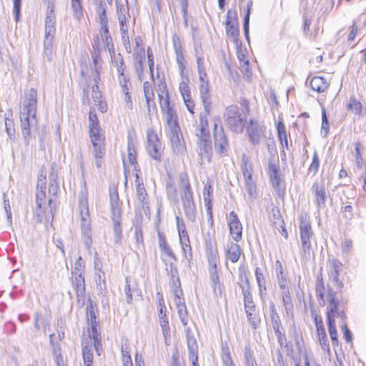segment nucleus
Instances as JSON below:
<instances>
[{"mask_svg":"<svg viewBox=\"0 0 366 366\" xmlns=\"http://www.w3.org/2000/svg\"><path fill=\"white\" fill-rule=\"evenodd\" d=\"M222 360V362H223V364L224 366L234 365V364L233 363L232 359L231 357V355L229 352L228 348L223 349Z\"/></svg>","mask_w":366,"mask_h":366,"instance_id":"nucleus-64","label":"nucleus"},{"mask_svg":"<svg viewBox=\"0 0 366 366\" xmlns=\"http://www.w3.org/2000/svg\"><path fill=\"white\" fill-rule=\"evenodd\" d=\"M206 254L209 269H217L219 262L218 250L214 247L211 242H206Z\"/></svg>","mask_w":366,"mask_h":366,"instance_id":"nucleus-19","label":"nucleus"},{"mask_svg":"<svg viewBox=\"0 0 366 366\" xmlns=\"http://www.w3.org/2000/svg\"><path fill=\"white\" fill-rule=\"evenodd\" d=\"M159 323L162 327V333L164 337H166L167 335H169L170 332L169 321L167 317L161 316V318H159Z\"/></svg>","mask_w":366,"mask_h":366,"instance_id":"nucleus-63","label":"nucleus"},{"mask_svg":"<svg viewBox=\"0 0 366 366\" xmlns=\"http://www.w3.org/2000/svg\"><path fill=\"white\" fill-rule=\"evenodd\" d=\"M82 355L84 366H93V352L92 349L87 346L83 347Z\"/></svg>","mask_w":366,"mask_h":366,"instance_id":"nucleus-52","label":"nucleus"},{"mask_svg":"<svg viewBox=\"0 0 366 366\" xmlns=\"http://www.w3.org/2000/svg\"><path fill=\"white\" fill-rule=\"evenodd\" d=\"M88 193L86 189V181L82 183V190L79 194V215L81 217V228L84 237V242L87 248L92 244V233L90 228V218L87 200Z\"/></svg>","mask_w":366,"mask_h":366,"instance_id":"nucleus-5","label":"nucleus"},{"mask_svg":"<svg viewBox=\"0 0 366 366\" xmlns=\"http://www.w3.org/2000/svg\"><path fill=\"white\" fill-rule=\"evenodd\" d=\"M143 89L144 97L147 104L148 114H149L151 112V102H153L154 99V92L152 83L149 81L144 82Z\"/></svg>","mask_w":366,"mask_h":366,"instance_id":"nucleus-34","label":"nucleus"},{"mask_svg":"<svg viewBox=\"0 0 366 366\" xmlns=\"http://www.w3.org/2000/svg\"><path fill=\"white\" fill-rule=\"evenodd\" d=\"M310 86L312 90L319 93L324 92L328 87L327 81L322 76H315L310 81Z\"/></svg>","mask_w":366,"mask_h":366,"instance_id":"nucleus-30","label":"nucleus"},{"mask_svg":"<svg viewBox=\"0 0 366 366\" xmlns=\"http://www.w3.org/2000/svg\"><path fill=\"white\" fill-rule=\"evenodd\" d=\"M224 119L229 129L235 133H242L247 123V112L235 105H230L225 109Z\"/></svg>","mask_w":366,"mask_h":366,"instance_id":"nucleus-6","label":"nucleus"},{"mask_svg":"<svg viewBox=\"0 0 366 366\" xmlns=\"http://www.w3.org/2000/svg\"><path fill=\"white\" fill-rule=\"evenodd\" d=\"M328 330L331 340L333 345L337 343V331L336 330L335 322L331 319V316H327Z\"/></svg>","mask_w":366,"mask_h":366,"instance_id":"nucleus-45","label":"nucleus"},{"mask_svg":"<svg viewBox=\"0 0 366 366\" xmlns=\"http://www.w3.org/2000/svg\"><path fill=\"white\" fill-rule=\"evenodd\" d=\"M180 242V244L182 246V252L184 254L185 258L190 261L192 259V247L190 245V241H186L185 242Z\"/></svg>","mask_w":366,"mask_h":366,"instance_id":"nucleus-58","label":"nucleus"},{"mask_svg":"<svg viewBox=\"0 0 366 366\" xmlns=\"http://www.w3.org/2000/svg\"><path fill=\"white\" fill-rule=\"evenodd\" d=\"M91 326V336L94 341V345L96 348L97 352H98V346L100 345V335L98 332V322L89 324Z\"/></svg>","mask_w":366,"mask_h":366,"instance_id":"nucleus-46","label":"nucleus"},{"mask_svg":"<svg viewBox=\"0 0 366 366\" xmlns=\"http://www.w3.org/2000/svg\"><path fill=\"white\" fill-rule=\"evenodd\" d=\"M269 307L272 327L282 325L281 320L277 312L274 303L273 302H270Z\"/></svg>","mask_w":366,"mask_h":366,"instance_id":"nucleus-43","label":"nucleus"},{"mask_svg":"<svg viewBox=\"0 0 366 366\" xmlns=\"http://www.w3.org/2000/svg\"><path fill=\"white\" fill-rule=\"evenodd\" d=\"M337 292H334L331 288L327 289V300L329 302L327 306V316H331L332 312L336 310V307H338L339 302L336 299Z\"/></svg>","mask_w":366,"mask_h":366,"instance_id":"nucleus-29","label":"nucleus"},{"mask_svg":"<svg viewBox=\"0 0 366 366\" xmlns=\"http://www.w3.org/2000/svg\"><path fill=\"white\" fill-rule=\"evenodd\" d=\"M255 277L257 280V282L259 289L260 292H262V290H266L265 286V279L264 276V269L260 267H256L255 269Z\"/></svg>","mask_w":366,"mask_h":366,"instance_id":"nucleus-49","label":"nucleus"},{"mask_svg":"<svg viewBox=\"0 0 366 366\" xmlns=\"http://www.w3.org/2000/svg\"><path fill=\"white\" fill-rule=\"evenodd\" d=\"M112 66L117 68L119 75L125 74L126 65L122 55L120 53L116 54L115 50H112L109 53Z\"/></svg>","mask_w":366,"mask_h":366,"instance_id":"nucleus-23","label":"nucleus"},{"mask_svg":"<svg viewBox=\"0 0 366 366\" xmlns=\"http://www.w3.org/2000/svg\"><path fill=\"white\" fill-rule=\"evenodd\" d=\"M127 152H128V160L131 165L133 166L134 170L139 173V169H137V162L136 158V149L134 143L133 142L132 138H128L127 143Z\"/></svg>","mask_w":366,"mask_h":366,"instance_id":"nucleus-27","label":"nucleus"},{"mask_svg":"<svg viewBox=\"0 0 366 366\" xmlns=\"http://www.w3.org/2000/svg\"><path fill=\"white\" fill-rule=\"evenodd\" d=\"M212 122L213 124L214 151L220 157H225L228 154L229 144L221 124L219 117H214Z\"/></svg>","mask_w":366,"mask_h":366,"instance_id":"nucleus-7","label":"nucleus"},{"mask_svg":"<svg viewBox=\"0 0 366 366\" xmlns=\"http://www.w3.org/2000/svg\"><path fill=\"white\" fill-rule=\"evenodd\" d=\"M226 255L232 262H237L241 255V249L239 244L232 242H227L226 247Z\"/></svg>","mask_w":366,"mask_h":366,"instance_id":"nucleus-22","label":"nucleus"},{"mask_svg":"<svg viewBox=\"0 0 366 366\" xmlns=\"http://www.w3.org/2000/svg\"><path fill=\"white\" fill-rule=\"evenodd\" d=\"M86 317L89 324L97 322L96 310L94 308L93 301L91 299H89L88 302L86 304Z\"/></svg>","mask_w":366,"mask_h":366,"instance_id":"nucleus-40","label":"nucleus"},{"mask_svg":"<svg viewBox=\"0 0 366 366\" xmlns=\"http://www.w3.org/2000/svg\"><path fill=\"white\" fill-rule=\"evenodd\" d=\"M247 194L252 199L256 196V184L252 177H244Z\"/></svg>","mask_w":366,"mask_h":366,"instance_id":"nucleus-48","label":"nucleus"},{"mask_svg":"<svg viewBox=\"0 0 366 366\" xmlns=\"http://www.w3.org/2000/svg\"><path fill=\"white\" fill-rule=\"evenodd\" d=\"M167 194L169 199L177 201V189L174 184L172 182H167L166 187Z\"/></svg>","mask_w":366,"mask_h":366,"instance_id":"nucleus-61","label":"nucleus"},{"mask_svg":"<svg viewBox=\"0 0 366 366\" xmlns=\"http://www.w3.org/2000/svg\"><path fill=\"white\" fill-rule=\"evenodd\" d=\"M117 14H118V20L120 25V31H128V26L127 24V18L126 16L125 12L124 10H119L117 9Z\"/></svg>","mask_w":366,"mask_h":366,"instance_id":"nucleus-55","label":"nucleus"},{"mask_svg":"<svg viewBox=\"0 0 366 366\" xmlns=\"http://www.w3.org/2000/svg\"><path fill=\"white\" fill-rule=\"evenodd\" d=\"M94 148V155L96 159H102L104 154V136L90 138Z\"/></svg>","mask_w":366,"mask_h":366,"instance_id":"nucleus-26","label":"nucleus"},{"mask_svg":"<svg viewBox=\"0 0 366 366\" xmlns=\"http://www.w3.org/2000/svg\"><path fill=\"white\" fill-rule=\"evenodd\" d=\"M299 228L300 231L301 246L303 255L307 257V255H310L311 249L310 240L314 234L310 223L303 217L300 218Z\"/></svg>","mask_w":366,"mask_h":366,"instance_id":"nucleus-9","label":"nucleus"},{"mask_svg":"<svg viewBox=\"0 0 366 366\" xmlns=\"http://www.w3.org/2000/svg\"><path fill=\"white\" fill-rule=\"evenodd\" d=\"M187 347L189 350V359L191 362H198V347L196 340L192 337H187Z\"/></svg>","mask_w":366,"mask_h":366,"instance_id":"nucleus-32","label":"nucleus"},{"mask_svg":"<svg viewBox=\"0 0 366 366\" xmlns=\"http://www.w3.org/2000/svg\"><path fill=\"white\" fill-rule=\"evenodd\" d=\"M158 239H159V246L160 249L168 257L173 258L175 259V255L170 248V247L167 244L165 237L162 232L158 231Z\"/></svg>","mask_w":366,"mask_h":366,"instance_id":"nucleus-35","label":"nucleus"},{"mask_svg":"<svg viewBox=\"0 0 366 366\" xmlns=\"http://www.w3.org/2000/svg\"><path fill=\"white\" fill-rule=\"evenodd\" d=\"M228 224L232 239L237 242H239L242 239V226L237 214L234 211L229 213Z\"/></svg>","mask_w":366,"mask_h":366,"instance_id":"nucleus-14","label":"nucleus"},{"mask_svg":"<svg viewBox=\"0 0 366 366\" xmlns=\"http://www.w3.org/2000/svg\"><path fill=\"white\" fill-rule=\"evenodd\" d=\"M177 312L179 315V317L182 322V323L185 326L188 322V314L186 305H180V307H177Z\"/></svg>","mask_w":366,"mask_h":366,"instance_id":"nucleus-59","label":"nucleus"},{"mask_svg":"<svg viewBox=\"0 0 366 366\" xmlns=\"http://www.w3.org/2000/svg\"><path fill=\"white\" fill-rule=\"evenodd\" d=\"M49 343L52 349V354L56 362L59 366H60L59 360L62 361V357L61 355V347L59 344L56 342V335L54 333L49 335Z\"/></svg>","mask_w":366,"mask_h":366,"instance_id":"nucleus-33","label":"nucleus"},{"mask_svg":"<svg viewBox=\"0 0 366 366\" xmlns=\"http://www.w3.org/2000/svg\"><path fill=\"white\" fill-rule=\"evenodd\" d=\"M157 93L160 109L166 119L167 127L169 130L170 140L172 145L174 147L175 146L177 149V151L179 152L180 149L178 147L181 144L180 139L179 137L180 127L178 124L176 110L171 104L169 93L167 89V86L164 83L159 86V89Z\"/></svg>","mask_w":366,"mask_h":366,"instance_id":"nucleus-1","label":"nucleus"},{"mask_svg":"<svg viewBox=\"0 0 366 366\" xmlns=\"http://www.w3.org/2000/svg\"><path fill=\"white\" fill-rule=\"evenodd\" d=\"M100 39L104 44V48L107 49L109 53L114 50L112 38L110 36L109 28L100 29Z\"/></svg>","mask_w":366,"mask_h":366,"instance_id":"nucleus-31","label":"nucleus"},{"mask_svg":"<svg viewBox=\"0 0 366 366\" xmlns=\"http://www.w3.org/2000/svg\"><path fill=\"white\" fill-rule=\"evenodd\" d=\"M10 117H11V114H5V128L9 138L12 139V137L14 135L15 129L14 121L11 118H10Z\"/></svg>","mask_w":366,"mask_h":366,"instance_id":"nucleus-51","label":"nucleus"},{"mask_svg":"<svg viewBox=\"0 0 366 366\" xmlns=\"http://www.w3.org/2000/svg\"><path fill=\"white\" fill-rule=\"evenodd\" d=\"M89 129L90 138L103 136L101 134L98 117L94 110H90L89 114Z\"/></svg>","mask_w":366,"mask_h":366,"instance_id":"nucleus-20","label":"nucleus"},{"mask_svg":"<svg viewBox=\"0 0 366 366\" xmlns=\"http://www.w3.org/2000/svg\"><path fill=\"white\" fill-rule=\"evenodd\" d=\"M104 275V272L98 267V264L95 262V281L97 286L102 288V282L105 284L104 279H102V276Z\"/></svg>","mask_w":366,"mask_h":366,"instance_id":"nucleus-62","label":"nucleus"},{"mask_svg":"<svg viewBox=\"0 0 366 366\" xmlns=\"http://www.w3.org/2000/svg\"><path fill=\"white\" fill-rule=\"evenodd\" d=\"M316 294L317 297L320 298V304L325 305V301L324 299L325 292V288L324 285L323 279L322 277H318L316 280Z\"/></svg>","mask_w":366,"mask_h":366,"instance_id":"nucleus-41","label":"nucleus"},{"mask_svg":"<svg viewBox=\"0 0 366 366\" xmlns=\"http://www.w3.org/2000/svg\"><path fill=\"white\" fill-rule=\"evenodd\" d=\"M315 197V202L319 208L324 207L327 197V192L323 180L320 182L316 181L313 183L311 188Z\"/></svg>","mask_w":366,"mask_h":366,"instance_id":"nucleus-16","label":"nucleus"},{"mask_svg":"<svg viewBox=\"0 0 366 366\" xmlns=\"http://www.w3.org/2000/svg\"><path fill=\"white\" fill-rule=\"evenodd\" d=\"M272 217H270V221L273 223L274 227L285 237H287L286 229L283 227L284 220L281 215L280 212L277 209H272L271 211Z\"/></svg>","mask_w":366,"mask_h":366,"instance_id":"nucleus-24","label":"nucleus"},{"mask_svg":"<svg viewBox=\"0 0 366 366\" xmlns=\"http://www.w3.org/2000/svg\"><path fill=\"white\" fill-rule=\"evenodd\" d=\"M71 1L74 16L79 19L83 15L81 0H71Z\"/></svg>","mask_w":366,"mask_h":366,"instance_id":"nucleus-54","label":"nucleus"},{"mask_svg":"<svg viewBox=\"0 0 366 366\" xmlns=\"http://www.w3.org/2000/svg\"><path fill=\"white\" fill-rule=\"evenodd\" d=\"M241 168L244 177H252L253 167L249 159L246 154L242 156Z\"/></svg>","mask_w":366,"mask_h":366,"instance_id":"nucleus-36","label":"nucleus"},{"mask_svg":"<svg viewBox=\"0 0 366 366\" xmlns=\"http://www.w3.org/2000/svg\"><path fill=\"white\" fill-rule=\"evenodd\" d=\"M200 98L204 106V112L201 113L207 119V117L210 114L211 109V99L209 92L208 83L200 84L199 85Z\"/></svg>","mask_w":366,"mask_h":366,"instance_id":"nucleus-18","label":"nucleus"},{"mask_svg":"<svg viewBox=\"0 0 366 366\" xmlns=\"http://www.w3.org/2000/svg\"><path fill=\"white\" fill-rule=\"evenodd\" d=\"M84 263L81 257H79L75 262L74 268L71 271V274H84Z\"/></svg>","mask_w":366,"mask_h":366,"instance_id":"nucleus-60","label":"nucleus"},{"mask_svg":"<svg viewBox=\"0 0 366 366\" xmlns=\"http://www.w3.org/2000/svg\"><path fill=\"white\" fill-rule=\"evenodd\" d=\"M144 59V49L142 48L139 54H134L135 69L139 76L143 73L142 60Z\"/></svg>","mask_w":366,"mask_h":366,"instance_id":"nucleus-44","label":"nucleus"},{"mask_svg":"<svg viewBox=\"0 0 366 366\" xmlns=\"http://www.w3.org/2000/svg\"><path fill=\"white\" fill-rule=\"evenodd\" d=\"M199 128L197 131V155L198 161L201 165L208 164L211 162L212 157V147L210 140V132L207 119H204L202 114L199 117Z\"/></svg>","mask_w":366,"mask_h":366,"instance_id":"nucleus-3","label":"nucleus"},{"mask_svg":"<svg viewBox=\"0 0 366 366\" xmlns=\"http://www.w3.org/2000/svg\"><path fill=\"white\" fill-rule=\"evenodd\" d=\"M135 182H136L137 195L138 199L142 204H146V199L147 197V194L146 189L144 187L142 180L139 177V174L137 172H135Z\"/></svg>","mask_w":366,"mask_h":366,"instance_id":"nucleus-28","label":"nucleus"},{"mask_svg":"<svg viewBox=\"0 0 366 366\" xmlns=\"http://www.w3.org/2000/svg\"><path fill=\"white\" fill-rule=\"evenodd\" d=\"M84 274H71L72 285L75 288L76 296L81 297L85 292V282Z\"/></svg>","mask_w":366,"mask_h":366,"instance_id":"nucleus-25","label":"nucleus"},{"mask_svg":"<svg viewBox=\"0 0 366 366\" xmlns=\"http://www.w3.org/2000/svg\"><path fill=\"white\" fill-rule=\"evenodd\" d=\"M210 279L212 282L214 292L217 295L218 292L221 293L219 278L217 269H209Z\"/></svg>","mask_w":366,"mask_h":366,"instance_id":"nucleus-39","label":"nucleus"},{"mask_svg":"<svg viewBox=\"0 0 366 366\" xmlns=\"http://www.w3.org/2000/svg\"><path fill=\"white\" fill-rule=\"evenodd\" d=\"M119 83L122 93L130 92L132 86L126 74L119 75Z\"/></svg>","mask_w":366,"mask_h":366,"instance_id":"nucleus-53","label":"nucleus"},{"mask_svg":"<svg viewBox=\"0 0 366 366\" xmlns=\"http://www.w3.org/2000/svg\"><path fill=\"white\" fill-rule=\"evenodd\" d=\"M277 130L278 134V138L282 146L283 147H285L287 149H288L287 133L285 131V125L282 121L278 122L277 125Z\"/></svg>","mask_w":366,"mask_h":366,"instance_id":"nucleus-38","label":"nucleus"},{"mask_svg":"<svg viewBox=\"0 0 366 366\" xmlns=\"http://www.w3.org/2000/svg\"><path fill=\"white\" fill-rule=\"evenodd\" d=\"M347 109L355 114H360L362 112V104L355 98L351 97L347 104Z\"/></svg>","mask_w":366,"mask_h":366,"instance_id":"nucleus-50","label":"nucleus"},{"mask_svg":"<svg viewBox=\"0 0 366 366\" xmlns=\"http://www.w3.org/2000/svg\"><path fill=\"white\" fill-rule=\"evenodd\" d=\"M111 210L114 222V242L115 244L120 245L122 244L121 210L119 205L111 207Z\"/></svg>","mask_w":366,"mask_h":366,"instance_id":"nucleus-15","label":"nucleus"},{"mask_svg":"<svg viewBox=\"0 0 366 366\" xmlns=\"http://www.w3.org/2000/svg\"><path fill=\"white\" fill-rule=\"evenodd\" d=\"M252 6V1H249L247 4V13L244 19V33L245 35V38L248 42H249V17L251 13V9Z\"/></svg>","mask_w":366,"mask_h":366,"instance_id":"nucleus-42","label":"nucleus"},{"mask_svg":"<svg viewBox=\"0 0 366 366\" xmlns=\"http://www.w3.org/2000/svg\"><path fill=\"white\" fill-rule=\"evenodd\" d=\"M249 140L252 144H259L262 139L264 137L265 127L259 124L255 119L249 120V125L247 128Z\"/></svg>","mask_w":366,"mask_h":366,"instance_id":"nucleus-12","label":"nucleus"},{"mask_svg":"<svg viewBox=\"0 0 366 366\" xmlns=\"http://www.w3.org/2000/svg\"><path fill=\"white\" fill-rule=\"evenodd\" d=\"M320 167V159L317 155V152H315L312 156V162L310 164L308 171L310 173H312L313 175H315L319 169Z\"/></svg>","mask_w":366,"mask_h":366,"instance_id":"nucleus-57","label":"nucleus"},{"mask_svg":"<svg viewBox=\"0 0 366 366\" xmlns=\"http://www.w3.org/2000/svg\"><path fill=\"white\" fill-rule=\"evenodd\" d=\"M226 34L232 39L235 44H238L239 41V29L238 23L231 24L229 22L226 25Z\"/></svg>","mask_w":366,"mask_h":366,"instance_id":"nucleus-37","label":"nucleus"},{"mask_svg":"<svg viewBox=\"0 0 366 366\" xmlns=\"http://www.w3.org/2000/svg\"><path fill=\"white\" fill-rule=\"evenodd\" d=\"M41 178L39 177L37 186H36V203L37 207L41 209V206L45 203L46 198V177L41 176Z\"/></svg>","mask_w":366,"mask_h":366,"instance_id":"nucleus-21","label":"nucleus"},{"mask_svg":"<svg viewBox=\"0 0 366 366\" xmlns=\"http://www.w3.org/2000/svg\"><path fill=\"white\" fill-rule=\"evenodd\" d=\"M179 195L186 217L192 222L196 221L197 209L193 192L188 176L184 172L179 174Z\"/></svg>","mask_w":366,"mask_h":366,"instance_id":"nucleus-4","label":"nucleus"},{"mask_svg":"<svg viewBox=\"0 0 366 366\" xmlns=\"http://www.w3.org/2000/svg\"><path fill=\"white\" fill-rule=\"evenodd\" d=\"M56 18L54 14H49L46 15L45 19V30H44V53L46 56H51L52 54V48L54 42V36L56 31L55 28Z\"/></svg>","mask_w":366,"mask_h":366,"instance_id":"nucleus-8","label":"nucleus"},{"mask_svg":"<svg viewBox=\"0 0 366 366\" xmlns=\"http://www.w3.org/2000/svg\"><path fill=\"white\" fill-rule=\"evenodd\" d=\"M37 92L31 89L20 105L19 118L21 129L24 141L29 143L31 129L36 128V119Z\"/></svg>","mask_w":366,"mask_h":366,"instance_id":"nucleus-2","label":"nucleus"},{"mask_svg":"<svg viewBox=\"0 0 366 366\" xmlns=\"http://www.w3.org/2000/svg\"><path fill=\"white\" fill-rule=\"evenodd\" d=\"M240 280L243 282L244 279V283H238L242 289V293L244 296V310L246 313L251 315L252 311H255V306L254 305L252 294L249 291V279L246 275L241 274L239 277Z\"/></svg>","mask_w":366,"mask_h":366,"instance_id":"nucleus-11","label":"nucleus"},{"mask_svg":"<svg viewBox=\"0 0 366 366\" xmlns=\"http://www.w3.org/2000/svg\"><path fill=\"white\" fill-rule=\"evenodd\" d=\"M147 151L149 155L154 160L160 161L162 156L161 144L157 133L149 129L147 132Z\"/></svg>","mask_w":366,"mask_h":366,"instance_id":"nucleus-10","label":"nucleus"},{"mask_svg":"<svg viewBox=\"0 0 366 366\" xmlns=\"http://www.w3.org/2000/svg\"><path fill=\"white\" fill-rule=\"evenodd\" d=\"M244 366H254L256 364V360L254 357L250 347L249 345L245 346L244 347Z\"/></svg>","mask_w":366,"mask_h":366,"instance_id":"nucleus-47","label":"nucleus"},{"mask_svg":"<svg viewBox=\"0 0 366 366\" xmlns=\"http://www.w3.org/2000/svg\"><path fill=\"white\" fill-rule=\"evenodd\" d=\"M292 335L299 354L302 355L304 357L305 366H311L302 336L297 331L295 326L293 327Z\"/></svg>","mask_w":366,"mask_h":366,"instance_id":"nucleus-17","label":"nucleus"},{"mask_svg":"<svg viewBox=\"0 0 366 366\" xmlns=\"http://www.w3.org/2000/svg\"><path fill=\"white\" fill-rule=\"evenodd\" d=\"M282 301H283V305H284L286 313L287 315H289L290 312H291L292 310L293 305L292 303L291 297L290 296L288 291L283 292Z\"/></svg>","mask_w":366,"mask_h":366,"instance_id":"nucleus-56","label":"nucleus"},{"mask_svg":"<svg viewBox=\"0 0 366 366\" xmlns=\"http://www.w3.org/2000/svg\"><path fill=\"white\" fill-rule=\"evenodd\" d=\"M268 174L272 183V187L278 194L280 195L282 189V177L280 172V167L278 163L275 161L269 160L268 164Z\"/></svg>","mask_w":366,"mask_h":366,"instance_id":"nucleus-13","label":"nucleus"}]
</instances>
